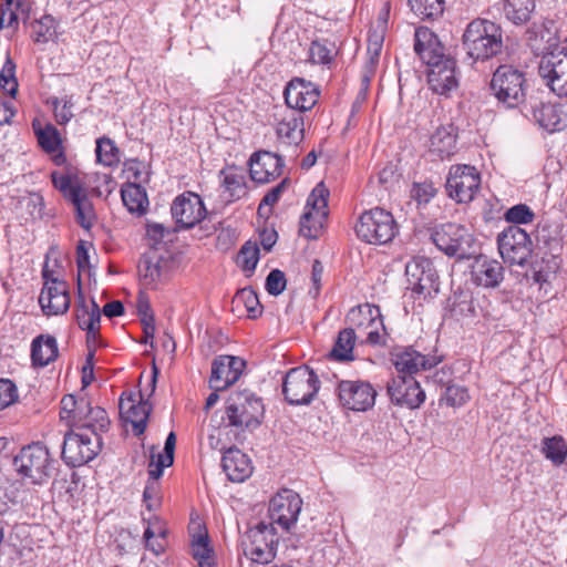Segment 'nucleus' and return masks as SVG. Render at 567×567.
Returning a JSON list of instances; mask_svg holds the SVG:
<instances>
[{
    "mask_svg": "<svg viewBox=\"0 0 567 567\" xmlns=\"http://www.w3.org/2000/svg\"><path fill=\"white\" fill-rule=\"evenodd\" d=\"M386 391L393 404L410 410L419 409L425 401V391L411 375L393 377L386 385Z\"/></svg>",
    "mask_w": 567,
    "mask_h": 567,
    "instance_id": "22",
    "label": "nucleus"
},
{
    "mask_svg": "<svg viewBox=\"0 0 567 567\" xmlns=\"http://www.w3.org/2000/svg\"><path fill=\"white\" fill-rule=\"evenodd\" d=\"M33 40L38 43L50 41L54 33V19L51 16H44L32 23Z\"/></svg>",
    "mask_w": 567,
    "mask_h": 567,
    "instance_id": "53",
    "label": "nucleus"
},
{
    "mask_svg": "<svg viewBox=\"0 0 567 567\" xmlns=\"http://www.w3.org/2000/svg\"><path fill=\"white\" fill-rule=\"evenodd\" d=\"M21 216L25 219H40L43 216L44 199L39 193H29L19 200Z\"/></svg>",
    "mask_w": 567,
    "mask_h": 567,
    "instance_id": "46",
    "label": "nucleus"
},
{
    "mask_svg": "<svg viewBox=\"0 0 567 567\" xmlns=\"http://www.w3.org/2000/svg\"><path fill=\"white\" fill-rule=\"evenodd\" d=\"M320 389V380L308 365L290 369L282 381V394L290 405H307Z\"/></svg>",
    "mask_w": 567,
    "mask_h": 567,
    "instance_id": "7",
    "label": "nucleus"
},
{
    "mask_svg": "<svg viewBox=\"0 0 567 567\" xmlns=\"http://www.w3.org/2000/svg\"><path fill=\"white\" fill-rule=\"evenodd\" d=\"M202 197L194 192H184L171 205L172 217L179 229H190L206 216Z\"/></svg>",
    "mask_w": 567,
    "mask_h": 567,
    "instance_id": "20",
    "label": "nucleus"
},
{
    "mask_svg": "<svg viewBox=\"0 0 567 567\" xmlns=\"http://www.w3.org/2000/svg\"><path fill=\"white\" fill-rule=\"evenodd\" d=\"M436 194L432 183H415L411 189V196L419 204H427Z\"/></svg>",
    "mask_w": 567,
    "mask_h": 567,
    "instance_id": "61",
    "label": "nucleus"
},
{
    "mask_svg": "<svg viewBox=\"0 0 567 567\" xmlns=\"http://www.w3.org/2000/svg\"><path fill=\"white\" fill-rule=\"evenodd\" d=\"M360 240L370 245H385L393 240L399 233V226L393 215L381 207L364 210L354 226Z\"/></svg>",
    "mask_w": 567,
    "mask_h": 567,
    "instance_id": "2",
    "label": "nucleus"
},
{
    "mask_svg": "<svg viewBox=\"0 0 567 567\" xmlns=\"http://www.w3.org/2000/svg\"><path fill=\"white\" fill-rule=\"evenodd\" d=\"M411 11L423 21H434L443 16L445 0H409Z\"/></svg>",
    "mask_w": 567,
    "mask_h": 567,
    "instance_id": "43",
    "label": "nucleus"
},
{
    "mask_svg": "<svg viewBox=\"0 0 567 567\" xmlns=\"http://www.w3.org/2000/svg\"><path fill=\"white\" fill-rule=\"evenodd\" d=\"M536 10V0H504L503 12L505 18L515 25H523L530 21Z\"/></svg>",
    "mask_w": 567,
    "mask_h": 567,
    "instance_id": "38",
    "label": "nucleus"
},
{
    "mask_svg": "<svg viewBox=\"0 0 567 567\" xmlns=\"http://www.w3.org/2000/svg\"><path fill=\"white\" fill-rule=\"evenodd\" d=\"M246 361L239 357L219 355L212 364L210 388L223 391L234 384L241 375Z\"/></svg>",
    "mask_w": 567,
    "mask_h": 567,
    "instance_id": "26",
    "label": "nucleus"
},
{
    "mask_svg": "<svg viewBox=\"0 0 567 567\" xmlns=\"http://www.w3.org/2000/svg\"><path fill=\"white\" fill-rule=\"evenodd\" d=\"M337 391L340 404L348 410L367 411L374 405L377 390L368 381H340Z\"/></svg>",
    "mask_w": 567,
    "mask_h": 567,
    "instance_id": "21",
    "label": "nucleus"
},
{
    "mask_svg": "<svg viewBox=\"0 0 567 567\" xmlns=\"http://www.w3.org/2000/svg\"><path fill=\"white\" fill-rule=\"evenodd\" d=\"M443 399L449 406L458 408L470 400V393L466 386L458 384H447Z\"/></svg>",
    "mask_w": 567,
    "mask_h": 567,
    "instance_id": "55",
    "label": "nucleus"
},
{
    "mask_svg": "<svg viewBox=\"0 0 567 567\" xmlns=\"http://www.w3.org/2000/svg\"><path fill=\"white\" fill-rule=\"evenodd\" d=\"M471 281L483 288H496L504 279V267L485 255L475 256L471 265Z\"/></svg>",
    "mask_w": 567,
    "mask_h": 567,
    "instance_id": "29",
    "label": "nucleus"
},
{
    "mask_svg": "<svg viewBox=\"0 0 567 567\" xmlns=\"http://www.w3.org/2000/svg\"><path fill=\"white\" fill-rule=\"evenodd\" d=\"M277 544L276 527L266 522H259L244 536V555L255 564L267 565L276 558Z\"/></svg>",
    "mask_w": 567,
    "mask_h": 567,
    "instance_id": "8",
    "label": "nucleus"
},
{
    "mask_svg": "<svg viewBox=\"0 0 567 567\" xmlns=\"http://www.w3.org/2000/svg\"><path fill=\"white\" fill-rule=\"evenodd\" d=\"M334 45L328 40H313L309 47L308 62L330 69L334 61Z\"/></svg>",
    "mask_w": 567,
    "mask_h": 567,
    "instance_id": "45",
    "label": "nucleus"
},
{
    "mask_svg": "<svg viewBox=\"0 0 567 567\" xmlns=\"http://www.w3.org/2000/svg\"><path fill=\"white\" fill-rule=\"evenodd\" d=\"M481 186V175L476 167L457 164L451 166L446 178V192L449 196L460 204H466L474 199Z\"/></svg>",
    "mask_w": 567,
    "mask_h": 567,
    "instance_id": "14",
    "label": "nucleus"
},
{
    "mask_svg": "<svg viewBox=\"0 0 567 567\" xmlns=\"http://www.w3.org/2000/svg\"><path fill=\"white\" fill-rule=\"evenodd\" d=\"M0 87L11 96H14L17 93L16 64L11 59H8L1 69Z\"/></svg>",
    "mask_w": 567,
    "mask_h": 567,
    "instance_id": "54",
    "label": "nucleus"
},
{
    "mask_svg": "<svg viewBox=\"0 0 567 567\" xmlns=\"http://www.w3.org/2000/svg\"><path fill=\"white\" fill-rule=\"evenodd\" d=\"M101 450L102 436L96 432L70 427L64 434L61 455L66 465L78 467L94 460Z\"/></svg>",
    "mask_w": 567,
    "mask_h": 567,
    "instance_id": "6",
    "label": "nucleus"
},
{
    "mask_svg": "<svg viewBox=\"0 0 567 567\" xmlns=\"http://www.w3.org/2000/svg\"><path fill=\"white\" fill-rule=\"evenodd\" d=\"M121 196L124 206L131 213L142 215L146 212L148 206V198L146 190L138 184L126 183L122 186Z\"/></svg>",
    "mask_w": 567,
    "mask_h": 567,
    "instance_id": "39",
    "label": "nucleus"
},
{
    "mask_svg": "<svg viewBox=\"0 0 567 567\" xmlns=\"http://www.w3.org/2000/svg\"><path fill=\"white\" fill-rule=\"evenodd\" d=\"M28 12L29 4L25 0H17L16 6L10 7L9 10H7V7H1L0 28L17 29L19 25V13L24 17Z\"/></svg>",
    "mask_w": 567,
    "mask_h": 567,
    "instance_id": "50",
    "label": "nucleus"
},
{
    "mask_svg": "<svg viewBox=\"0 0 567 567\" xmlns=\"http://www.w3.org/2000/svg\"><path fill=\"white\" fill-rule=\"evenodd\" d=\"M329 189L321 182L307 198L306 212L300 217L299 234L309 239H317L328 217Z\"/></svg>",
    "mask_w": 567,
    "mask_h": 567,
    "instance_id": "11",
    "label": "nucleus"
},
{
    "mask_svg": "<svg viewBox=\"0 0 567 567\" xmlns=\"http://www.w3.org/2000/svg\"><path fill=\"white\" fill-rule=\"evenodd\" d=\"M51 181L53 186L63 194L64 198L74 206L78 224L86 230L91 229L96 215L81 181L78 177L59 172L51 173Z\"/></svg>",
    "mask_w": 567,
    "mask_h": 567,
    "instance_id": "4",
    "label": "nucleus"
},
{
    "mask_svg": "<svg viewBox=\"0 0 567 567\" xmlns=\"http://www.w3.org/2000/svg\"><path fill=\"white\" fill-rule=\"evenodd\" d=\"M284 159L277 153L261 151L252 154L249 161V174L259 184L269 183L282 173Z\"/></svg>",
    "mask_w": 567,
    "mask_h": 567,
    "instance_id": "28",
    "label": "nucleus"
},
{
    "mask_svg": "<svg viewBox=\"0 0 567 567\" xmlns=\"http://www.w3.org/2000/svg\"><path fill=\"white\" fill-rule=\"evenodd\" d=\"M60 419L65 422L68 426L73 427L76 420H81L83 411L87 408V398H76L73 394H66L62 398L60 403Z\"/></svg>",
    "mask_w": 567,
    "mask_h": 567,
    "instance_id": "42",
    "label": "nucleus"
},
{
    "mask_svg": "<svg viewBox=\"0 0 567 567\" xmlns=\"http://www.w3.org/2000/svg\"><path fill=\"white\" fill-rule=\"evenodd\" d=\"M287 183H288V181L284 179L277 186H275L270 190H268V193L264 196V198L261 199V202L258 206V213L260 215L264 214V209L266 207H271L279 200L282 192L286 188Z\"/></svg>",
    "mask_w": 567,
    "mask_h": 567,
    "instance_id": "63",
    "label": "nucleus"
},
{
    "mask_svg": "<svg viewBox=\"0 0 567 567\" xmlns=\"http://www.w3.org/2000/svg\"><path fill=\"white\" fill-rule=\"evenodd\" d=\"M391 361L398 371V375L413 377L421 370H430L436 367L442 357L425 355L416 351L413 347L396 348L391 353Z\"/></svg>",
    "mask_w": 567,
    "mask_h": 567,
    "instance_id": "24",
    "label": "nucleus"
},
{
    "mask_svg": "<svg viewBox=\"0 0 567 567\" xmlns=\"http://www.w3.org/2000/svg\"><path fill=\"white\" fill-rule=\"evenodd\" d=\"M542 453L554 465L559 466L565 463L567 457V443L561 435L544 437L542 442Z\"/></svg>",
    "mask_w": 567,
    "mask_h": 567,
    "instance_id": "44",
    "label": "nucleus"
},
{
    "mask_svg": "<svg viewBox=\"0 0 567 567\" xmlns=\"http://www.w3.org/2000/svg\"><path fill=\"white\" fill-rule=\"evenodd\" d=\"M270 116L274 120L280 144L298 146L303 141L305 123L302 114L282 105H275Z\"/></svg>",
    "mask_w": 567,
    "mask_h": 567,
    "instance_id": "19",
    "label": "nucleus"
},
{
    "mask_svg": "<svg viewBox=\"0 0 567 567\" xmlns=\"http://www.w3.org/2000/svg\"><path fill=\"white\" fill-rule=\"evenodd\" d=\"M498 251L505 262L524 266L532 256L533 241L528 233L511 225L497 236Z\"/></svg>",
    "mask_w": 567,
    "mask_h": 567,
    "instance_id": "13",
    "label": "nucleus"
},
{
    "mask_svg": "<svg viewBox=\"0 0 567 567\" xmlns=\"http://www.w3.org/2000/svg\"><path fill=\"white\" fill-rule=\"evenodd\" d=\"M427 66L430 89L440 95L450 96L458 87L457 65L455 59L439 54L433 61L424 62Z\"/></svg>",
    "mask_w": 567,
    "mask_h": 567,
    "instance_id": "17",
    "label": "nucleus"
},
{
    "mask_svg": "<svg viewBox=\"0 0 567 567\" xmlns=\"http://www.w3.org/2000/svg\"><path fill=\"white\" fill-rule=\"evenodd\" d=\"M237 306L243 305L248 313L249 318H257L261 315V305L259 302L257 293L250 288H244L237 291L233 300Z\"/></svg>",
    "mask_w": 567,
    "mask_h": 567,
    "instance_id": "49",
    "label": "nucleus"
},
{
    "mask_svg": "<svg viewBox=\"0 0 567 567\" xmlns=\"http://www.w3.org/2000/svg\"><path fill=\"white\" fill-rule=\"evenodd\" d=\"M463 48L474 61H486L499 54L504 48L499 24L486 19L471 21L462 38Z\"/></svg>",
    "mask_w": 567,
    "mask_h": 567,
    "instance_id": "1",
    "label": "nucleus"
},
{
    "mask_svg": "<svg viewBox=\"0 0 567 567\" xmlns=\"http://www.w3.org/2000/svg\"><path fill=\"white\" fill-rule=\"evenodd\" d=\"M39 303L47 316L65 313L71 303L68 282L52 279V285H43L39 296Z\"/></svg>",
    "mask_w": 567,
    "mask_h": 567,
    "instance_id": "27",
    "label": "nucleus"
},
{
    "mask_svg": "<svg viewBox=\"0 0 567 567\" xmlns=\"http://www.w3.org/2000/svg\"><path fill=\"white\" fill-rule=\"evenodd\" d=\"M287 280L284 271L274 269L266 278V290L271 296H278L286 289Z\"/></svg>",
    "mask_w": 567,
    "mask_h": 567,
    "instance_id": "59",
    "label": "nucleus"
},
{
    "mask_svg": "<svg viewBox=\"0 0 567 567\" xmlns=\"http://www.w3.org/2000/svg\"><path fill=\"white\" fill-rule=\"evenodd\" d=\"M172 264L169 257L159 256L156 252L144 255L138 264V272L143 285L155 289L158 284L168 278Z\"/></svg>",
    "mask_w": 567,
    "mask_h": 567,
    "instance_id": "32",
    "label": "nucleus"
},
{
    "mask_svg": "<svg viewBox=\"0 0 567 567\" xmlns=\"http://www.w3.org/2000/svg\"><path fill=\"white\" fill-rule=\"evenodd\" d=\"M192 551L199 567H214L213 550L209 547L207 535H199L193 540Z\"/></svg>",
    "mask_w": 567,
    "mask_h": 567,
    "instance_id": "51",
    "label": "nucleus"
},
{
    "mask_svg": "<svg viewBox=\"0 0 567 567\" xmlns=\"http://www.w3.org/2000/svg\"><path fill=\"white\" fill-rule=\"evenodd\" d=\"M165 456L166 453H155V447H152L148 464L150 478L158 480L163 475L164 468L173 465L174 462H169Z\"/></svg>",
    "mask_w": 567,
    "mask_h": 567,
    "instance_id": "58",
    "label": "nucleus"
},
{
    "mask_svg": "<svg viewBox=\"0 0 567 567\" xmlns=\"http://www.w3.org/2000/svg\"><path fill=\"white\" fill-rule=\"evenodd\" d=\"M534 212L525 204H518L508 208L505 213V219L514 225L528 224L534 219Z\"/></svg>",
    "mask_w": 567,
    "mask_h": 567,
    "instance_id": "56",
    "label": "nucleus"
},
{
    "mask_svg": "<svg viewBox=\"0 0 567 567\" xmlns=\"http://www.w3.org/2000/svg\"><path fill=\"white\" fill-rule=\"evenodd\" d=\"M34 133L38 137L39 145L49 154L55 153L61 147V137L59 131L52 124L37 128L33 124Z\"/></svg>",
    "mask_w": 567,
    "mask_h": 567,
    "instance_id": "47",
    "label": "nucleus"
},
{
    "mask_svg": "<svg viewBox=\"0 0 567 567\" xmlns=\"http://www.w3.org/2000/svg\"><path fill=\"white\" fill-rule=\"evenodd\" d=\"M265 408L260 398L249 390L229 394L226 415L229 425L239 429H255L262 422Z\"/></svg>",
    "mask_w": 567,
    "mask_h": 567,
    "instance_id": "3",
    "label": "nucleus"
},
{
    "mask_svg": "<svg viewBox=\"0 0 567 567\" xmlns=\"http://www.w3.org/2000/svg\"><path fill=\"white\" fill-rule=\"evenodd\" d=\"M220 175L224 176L223 185L230 200L240 199L247 194L246 176L243 171L228 167L220 171Z\"/></svg>",
    "mask_w": 567,
    "mask_h": 567,
    "instance_id": "41",
    "label": "nucleus"
},
{
    "mask_svg": "<svg viewBox=\"0 0 567 567\" xmlns=\"http://www.w3.org/2000/svg\"><path fill=\"white\" fill-rule=\"evenodd\" d=\"M158 480L148 478L143 492V501L148 511L156 509L159 506Z\"/></svg>",
    "mask_w": 567,
    "mask_h": 567,
    "instance_id": "62",
    "label": "nucleus"
},
{
    "mask_svg": "<svg viewBox=\"0 0 567 567\" xmlns=\"http://www.w3.org/2000/svg\"><path fill=\"white\" fill-rule=\"evenodd\" d=\"M80 415L81 420H76L73 427L90 432L94 431L97 435L102 436V433L109 431L111 421L107 412L101 406H92L87 400V408Z\"/></svg>",
    "mask_w": 567,
    "mask_h": 567,
    "instance_id": "36",
    "label": "nucleus"
},
{
    "mask_svg": "<svg viewBox=\"0 0 567 567\" xmlns=\"http://www.w3.org/2000/svg\"><path fill=\"white\" fill-rule=\"evenodd\" d=\"M221 467L228 480L241 483L252 473L250 458L237 447H229L224 452Z\"/></svg>",
    "mask_w": 567,
    "mask_h": 567,
    "instance_id": "33",
    "label": "nucleus"
},
{
    "mask_svg": "<svg viewBox=\"0 0 567 567\" xmlns=\"http://www.w3.org/2000/svg\"><path fill=\"white\" fill-rule=\"evenodd\" d=\"M52 104L56 122L60 125H64L70 122V120L73 117V113L71 111L72 105L69 104L68 101H64V103L61 105L58 99H54Z\"/></svg>",
    "mask_w": 567,
    "mask_h": 567,
    "instance_id": "64",
    "label": "nucleus"
},
{
    "mask_svg": "<svg viewBox=\"0 0 567 567\" xmlns=\"http://www.w3.org/2000/svg\"><path fill=\"white\" fill-rule=\"evenodd\" d=\"M539 75L558 97H567V49L545 54L539 63Z\"/></svg>",
    "mask_w": 567,
    "mask_h": 567,
    "instance_id": "18",
    "label": "nucleus"
},
{
    "mask_svg": "<svg viewBox=\"0 0 567 567\" xmlns=\"http://www.w3.org/2000/svg\"><path fill=\"white\" fill-rule=\"evenodd\" d=\"M525 75L512 65H499L493 74L491 90L499 103L508 109L525 100Z\"/></svg>",
    "mask_w": 567,
    "mask_h": 567,
    "instance_id": "10",
    "label": "nucleus"
},
{
    "mask_svg": "<svg viewBox=\"0 0 567 567\" xmlns=\"http://www.w3.org/2000/svg\"><path fill=\"white\" fill-rule=\"evenodd\" d=\"M54 461L41 443H32L21 449L13 458L16 471L32 484H43L52 476Z\"/></svg>",
    "mask_w": 567,
    "mask_h": 567,
    "instance_id": "5",
    "label": "nucleus"
},
{
    "mask_svg": "<svg viewBox=\"0 0 567 567\" xmlns=\"http://www.w3.org/2000/svg\"><path fill=\"white\" fill-rule=\"evenodd\" d=\"M347 320L359 330H364L367 333V342L372 346L383 343L384 324L380 308L374 305L365 303L352 308L348 315Z\"/></svg>",
    "mask_w": 567,
    "mask_h": 567,
    "instance_id": "23",
    "label": "nucleus"
},
{
    "mask_svg": "<svg viewBox=\"0 0 567 567\" xmlns=\"http://www.w3.org/2000/svg\"><path fill=\"white\" fill-rule=\"evenodd\" d=\"M59 355L58 341L53 336L39 334L31 342V362L35 368H44Z\"/></svg>",
    "mask_w": 567,
    "mask_h": 567,
    "instance_id": "34",
    "label": "nucleus"
},
{
    "mask_svg": "<svg viewBox=\"0 0 567 567\" xmlns=\"http://www.w3.org/2000/svg\"><path fill=\"white\" fill-rule=\"evenodd\" d=\"M75 321L80 329L86 331V341L94 343L100 333L101 309L92 298L86 301L79 289V298L74 308Z\"/></svg>",
    "mask_w": 567,
    "mask_h": 567,
    "instance_id": "31",
    "label": "nucleus"
},
{
    "mask_svg": "<svg viewBox=\"0 0 567 567\" xmlns=\"http://www.w3.org/2000/svg\"><path fill=\"white\" fill-rule=\"evenodd\" d=\"M301 506L302 499L298 493L289 488L279 491L269 502V525L288 532L296 524Z\"/></svg>",
    "mask_w": 567,
    "mask_h": 567,
    "instance_id": "16",
    "label": "nucleus"
},
{
    "mask_svg": "<svg viewBox=\"0 0 567 567\" xmlns=\"http://www.w3.org/2000/svg\"><path fill=\"white\" fill-rule=\"evenodd\" d=\"M157 375L158 369L154 364L152 368L148 391L140 390V400L137 402L132 396L127 399H120V412L124 420L132 424L133 433L136 436L142 435L146 430L148 416L152 411V405L148 402V399L155 392Z\"/></svg>",
    "mask_w": 567,
    "mask_h": 567,
    "instance_id": "12",
    "label": "nucleus"
},
{
    "mask_svg": "<svg viewBox=\"0 0 567 567\" xmlns=\"http://www.w3.org/2000/svg\"><path fill=\"white\" fill-rule=\"evenodd\" d=\"M533 120L553 134L567 127V104L539 102L532 107Z\"/></svg>",
    "mask_w": 567,
    "mask_h": 567,
    "instance_id": "30",
    "label": "nucleus"
},
{
    "mask_svg": "<svg viewBox=\"0 0 567 567\" xmlns=\"http://www.w3.org/2000/svg\"><path fill=\"white\" fill-rule=\"evenodd\" d=\"M284 97L286 103L284 107H289L301 114L317 104L319 91L311 82L295 78L286 85Z\"/></svg>",
    "mask_w": 567,
    "mask_h": 567,
    "instance_id": "25",
    "label": "nucleus"
},
{
    "mask_svg": "<svg viewBox=\"0 0 567 567\" xmlns=\"http://www.w3.org/2000/svg\"><path fill=\"white\" fill-rule=\"evenodd\" d=\"M434 245L449 257L471 258L474 254L475 238L462 225L447 223L432 234Z\"/></svg>",
    "mask_w": 567,
    "mask_h": 567,
    "instance_id": "9",
    "label": "nucleus"
},
{
    "mask_svg": "<svg viewBox=\"0 0 567 567\" xmlns=\"http://www.w3.org/2000/svg\"><path fill=\"white\" fill-rule=\"evenodd\" d=\"M405 275L410 289L424 299L433 297L440 290L437 271L431 259L419 256L411 259L405 266Z\"/></svg>",
    "mask_w": 567,
    "mask_h": 567,
    "instance_id": "15",
    "label": "nucleus"
},
{
    "mask_svg": "<svg viewBox=\"0 0 567 567\" xmlns=\"http://www.w3.org/2000/svg\"><path fill=\"white\" fill-rule=\"evenodd\" d=\"M452 312L455 316L472 317L475 313V307L470 293H454Z\"/></svg>",
    "mask_w": 567,
    "mask_h": 567,
    "instance_id": "57",
    "label": "nucleus"
},
{
    "mask_svg": "<svg viewBox=\"0 0 567 567\" xmlns=\"http://www.w3.org/2000/svg\"><path fill=\"white\" fill-rule=\"evenodd\" d=\"M456 151V134L452 126L435 130L430 140V152L441 159L452 156Z\"/></svg>",
    "mask_w": 567,
    "mask_h": 567,
    "instance_id": "37",
    "label": "nucleus"
},
{
    "mask_svg": "<svg viewBox=\"0 0 567 567\" xmlns=\"http://www.w3.org/2000/svg\"><path fill=\"white\" fill-rule=\"evenodd\" d=\"M258 261V246L256 244H252L251 241H246L238 252V265L241 267L244 271L252 274L257 267Z\"/></svg>",
    "mask_w": 567,
    "mask_h": 567,
    "instance_id": "52",
    "label": "nucleus"
},
{
    "mask_svg": "<svg viewBox=\"0 0 567 567\" xmlns=\"http://www.w3.org/2000/svg\"><path fill=\"white\" fill-rule=\"evenodd\" d=\"M355 340L357 336L352 328L341 330L338 333L332 350L330 351V358L339 362L353 361V348Z\"/></svg>",
    "mask_w": 567,
    "mask_h": 567,
    "instance_id": "40",
    "label": "nucleus"
},
{
    "mask_svg": "<svg viewBox=\"0 0 567 567\" xmlns=\"http://www.w3.org/2000/svg\"><path fill=\"white\" fill-rule=\"evenodd\" d=\"M437 37L426 27H419L414 33V51L423 62H430L443 53Z\"/></svg>",
    "mask_w": 567,
    "mask_h": 567,
    "instance_id": "35",
    "label": "nucleus"
},
{
    "mask_svg": "<svg viewBox=\"0 0 567 567\" xmlns=\"http://www.w3.org/2000/svg\"><path fill=\"white\" fill-rule=\"evenodd\" d=\"M96 159L104 166H114L120 162L118 148L109 137H101L96 141Z\"/></svg>",
    "mask_w": 567,
    "mask_h": 567,
    "instance_id": "48",
    "label": "nucleus"
},
{
    "mask_svg": "<svg viewBox=\"0 0 567 567\" xmlns=\"http://www.w3.org/2000/svg\"><path fill=\"white\" fill-rule=\"evenodd\" d=\"M18 399L16 384L9 379H0V410L14 403Z\"/></svg>",
    "mask_w": 567,
    "mask_h": 567,
    "instance_id": "60",
    "label": "nucleus"
}]
</instances>
